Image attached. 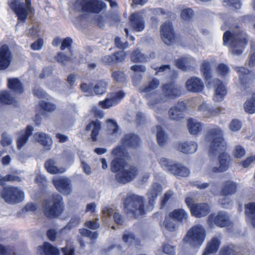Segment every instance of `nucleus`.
Listing matches in <instances>:
<instances>
[{
	"label": "nucleus",
	"mask_w": 255,
	"mask_h": 255,
	"mask_svg": "<svg viewBox=\"0 0 255 255\" xmlns=\"http://www.w3.org/2000/svg\"><path fill=\"white\" fill-rule=\"evenodd\" d=\"M112 154L115 158L111 162V169L113 172H117L116 175L117 181L126 184L134 179L138 171L136 167L125 162L124 159L128 155L123 146H118L114 148Z\"/></svg>",
	"instance_id": "f257e3e1"
},
{
	"label": "nucleus",
	"mask_w": 255,
	"mask_h": 255,
	"mask_svg": "<svg viewBox=\"0 0 255 255\" xmlns=\"http://www.w3.org/2000/svg\"><path fill=\"white\" fill-rule=\"evenodd\" d=\"M159 85V80L154 78L147 85L142 86L139 89V92L143 93V96L147 99V105L157 113H160L162 111L158 105L159 101L163 97V95H161L160 93L156 90Z\"/></svg>",
	"instance_id": "f03ea898"
},
{
	"label": "nucleus",
	"mask_w": 255,
	"mask_h": 255,
	"mask_svg": "<svg viewBox=\"0 0 255 255\" xmlns=\"http://www.w3.org/2000/svg\"><path fill=\"white\" fill-rule=\"evenodd\" d=\"M206 139V141L210 143L209 150L210 156L219 154L226 148L223 131L217 126L208 130Z\"/></svg>",
	"instance_id": "7ed1b4c3"
},
{
	"label": "nucleus",
	"mask_w": 255,
	"mask_h": 255,
	"mask_svg": "<svg viewBox=\"0 0 255 255\" xmlns=\"http://www.w3.org/2000/svg\"><path fill=\"white\" fill-rule=\"evenodd\" d=\"M44 215L50 219L59 217L64 210L62 197L59 194H53L42 202Z\"/></svg>",
	"instance_id": "20e7f679"
},
{
	"label": "nucleus",
	"mask_w": 255,
	"mask_h": 255,
	"mask_svg": "<svg viewBox=\"0 0 255 255\" xmlns=\"http://www.w3.org/2000/svg\"><path fill=\"white\" fill-rule=\"evenodd\" d=\"M225 45H230L231 50L234 54L239 55L247 44L246 35L242 31L231 33L227 31L223 36Z\"/></svg>",
	"instance_id": "39448f33"
},
{
	"label": "nucleus",
	"mask_w": 255,
	"mask_h": 255,
	"mask_svg": "<svg viewBox=\"0 0 255 255\" xmlns=\"http://www.w3.org/2000/svg\"><path fill=\"white\" fill-rule=\"evenodd\" d=\"M124 211L127 214H131L138 217L145 213L143 198L133 194H128L125 199Z\"/></svg>",
	"instance_id": "423d86ee"
},
{
	"label": "nucleus",
	"mask_w": 255,
	"mask_h": 255,
	"mask_svg": "<svg viewBox=\"0 0 255 255\" xmlns=\"http://www.w3.org/2000/svg\"><path fill=\"white\" fill-rule=\"evenodd\" d=\"M206 238V231L203 226L197 225L192 227L187 232L183 239L184 243L194 247L201 246Z\"/></svg>",
	"instance_id": "0eeeda50"
},
{
	"label": "nucleus",
	"mask_w": 255,
	"mask_h": 255,
	"mask_svg": "<svg viewBox=\"0 0 255 255\" xmlns=\"http://www.w3.org/2000/svg\"><path fill=\"white\" fill-rule=\"evenodd\" d=\"M105 8V4L99 0H77L74 4V9L79 12L98 13Z\"/></svg>",
	"instance_id": "6e6552de"
},
{
	"label": "nucleus",
	"mask_w": 255,
	"mask_h": 255,
	"mask_svg": "<svg viewBox=\"0 0 255 255\" xmlns=\"http://www.w3.org/2000/svg\"><path fill=\"white\" fill-rule=\"evenodd\" d=\"M1 198L7 203L15 204L20 203L24 199V193L18 187L4 188L0 192Z\"/></svg>",
	"instance_id": "1a4fd4ad"
},
{
	"label": "nucleus",
	"mask_w": 255,
	"mask_h": 255,
	"mask_svg": "<svg viewBox=\"0 0 255 255\" xmlns=\"http://www.w3.org/2000/svg\"><path fill=\"white\" fill-rule=\"evenodd\" d=\"M10 7L16 14L19 20L24 21L28 12L31 11L30 0H25V4L21 3L19 0H11Z\"/></svg>",
	"instance_id": "9d476101"
},
{
	"label": "nucleus",
	"mask_w": 255,
	"mask_h": 255,
	"mask_svg": "<svg viewBox=\"0 0 255 255\" xmlns=\"http://www.w3.org/2000/svg\"><path fill=\"white\" fill-rule=\"evenodd\" d=\"M230 156L223 152L219 155L217 160H211L209 164V170L213 172H221L226 171L229 166Z\"/></svg>",
	"instance_id": "9b49d317"
},
{
	"label": "nucleus",
	"mask_w": 255,
	"mask_h": 255,
	"mask_svg": "<svg viewBox=\"0 0 255 255\" xmlns=\"http://www.w3.org/2000/svg\"><path fill=\"white\" fill-rule=\"evenodd\" d=\"M161 89L162 93H160V95L163 97L159 101V105L165 102L167 98L174 99L181 94V88L173 83L162 84Z\"/></svg>",
	"instance_id": "f8f14e48"
},
{
	"label": "nucleus",
	"mask_w": 255,
	"mask_h": 255,
	"mask_svg": "<svg viewBox=\"0 0 255 255\" xmlns=\"http://www.w3.org/2000/svg\"><path fill=\"white\" fill-rule=\"evenodd\" d=\"M125 93L120 90L108 95L103 101H100L99 106L103 109H107L117 105L125 97Z\"/></svg>",
	"instance_id": "ddd939ff"
},
{
	"label": "nucleus",
	"mask_w": 255,
	"mask_h": 255,
	"mask_svg": "<svg viewBox=\"0 0 255 255\" xmlns=\"http://www.w3.org/2000/svg\"><path fill=\"white\" fill-rule=\"evenodd\" d=\"M52 183L56 189L63 194L68 195L72 192L71 181L66 177L54 178L52 180Z\"/></svg>",
	"instance_id": "4468645a"
},
{
	"label": "nucleus",
	"mask_w": 255,
	"mask_h": 255,
	"mask_svg": "<svg viewBox=\"0 0 255 255\" xmlns=\"http://www.w3.org/2000/svg\"><path fill=\"white\" fill-rule=\"evenodd\" d=\"M160 34L164 43L169 45L172 44L175 40L174 33L170 22H166L161 26Z\"/></svg>",
	"instance_id": "2eb2a0df"
},
{
	"label": "nucleus",
	"mask_w": 255,
	"mask_h": 255,
	"mask_svg": "<svg viewBox=\"0 0 255 255\" xmlns=\"http://www.w3.org/2000/svg\"><path fill=\"white\" fill-rule=\"evenodd\" d=\"M214 94L213 100L215 102H222L226 96L227 91L223 82L219 79L213 81Z\"/></svg>",
	"instance_id": "dca6fc26"
},
{
	"label": "nucleus",
	"mask_w": 255,
	"mask_h": 255,
	"mask_svg": "<svg viewBox=\"0 0 255 255\" xmlns=\"http://www.w3.org/2000/svg\"><path fill=\"white\" fill-rule=\"evenodd\" d=\"M185 86L188 91L192 93L202 92L205 88L203 81L197 77L189 78L186 81Z\"/></svg>",
	"instance_id": "f3484780"
},
{
	"label": "nucleus",
	"mask_w": 255,
	"mask_h": 255,
	"mask_svg": "<svg viewBox=\"0 0 255 255\" xmlns=\"http://www.w3.org/2000/svg\"><path fill=\"white\" fill-rule=\"evenodd\" d=\"M208 222L210 226L214 223L220 227H224L229 223V217L225 212H220L217 214H211L208 217Z\"/></svg>",
	"instance_id": "a211bd4d"
},
{
	"label": "nucleus",
	"mask_w": 255,
	"mask_h": 255,
	"mask_svg": "<svg viewBox=\"0 0 255 255\" xmlns=\"http://www.w3.org/2000/svg\"><path fill=\"white\" fill-rule=\"evenodd\" d=\"M12 56L8 47L3 45L0 48V70L6 69L10 65Z\"/></svg>",
	"instance_id": "6ab92c4d"
},
{
	"label": "nucleus",
	"mask_w": 255,
	"mask_h": 255,
	"mask_svg": "<svg viewBox=\"0 0 255 255\" xmlns=\"http://www.w3.org/2000/svg\"><path fill=\"white\" fill-rule=\"evenodd\" d=\"M33 129L32 126H28L25 130H21L17 133L16 142L18 149H21L24 146L27 142L29 136L32 134Z\"/></svg>",
	"instance_id": "aec40b11"
},
{
	"label": "nucleus",
	"mask_w": 255,
	"mask_h": 255,
	"mask_svg": "<svg viewBox=\"0 0 255 255\" xmlns=\"http://www.w3.org/2000/svg\"><path fill=\"white\" fill-rule=\"evenodd\" d=\"M185 109V105L183 102L177 103L175 106L170 109L169 111V118L171 120H180L183 118V113Z\"/></svg>",
	"instance_id": "412c9836"
},
{
	"label": "nucleus",
	"mask_w": 255,
	"mask_h": 255,
	"mask_svg": "<svg viewBox=\"0 0 255 255\" xmlns=\"http://www.w3.org/2000/svg\"><path fill=\"white\" fill-rule=\"evenodd\" d=\"M210 212V207L206 203L196 204L191 207V215L196 218L206 216Z\"/></svg>",
	"instance_id": "4be33fe9"
},
{
	"label": "nucleus",
	"mask_w": 255,
	"mask_h": 255,
	"mask_svg": "<svg viewBox=\"0 0 255 255\" xmlns=\"http://www.w3.org/2000/svg\"><path fill=\"white\" fill-rule=\"evenodd\" d=\"M131 27L136 31H141L145 28V21L143 16L138 13H133L129 17Z\"/></svg>",
	"instance_id": "5701e85b"
},
{
	"label": "nucleus",
	"mask_w": 255,
	"mask_h": 255,
	"mask_svg": "<svg viewBox=\"0 0 255 255\" xmlns=\"http://www.w3.org/2000/svg\"><path fill=\"white\" fill-rule=\"evenodd\" d=\"M34 139L40 143L45 150H49L52 145L51 138L46 133L42 132H36L33 135Z\"/></svg>",
	"instance_id": "b1692460"
},
{
	"label": "nucleus",
	"mask_w": 255,
	"mask_h": 255,
	"mask_svg": "<svg viewBox=\"0 0 255 255\" xmlns=\"http://www.w3.org/2000/svg\"><path fill=\"white\" fill-rule=\"evenodd\" d=\"M238 184L231 180L223 182L220 194L223 196H229L234 194L237 192Z\"/></svg>",
	"instance_id": "393cba45"
},
{
	"label": "nucleus",
	"mask_w": 255,
	"mask_h": 255,
	"mask_svg": "<svg viewBox=\"0 0 255 255\" xmlns=\"http://www.w3.org/2000/svg\"><path fill=\"white\" fill-rule=\"evenodd\" d=\"M195 65V61L191 57H182L176 61V65L179 69L184 71L189 70Z\"/></svg>",
	"instance_id": "a878e982"
},
{
	"label": "nucleus",
	"mask_w": 255,
	"mask_h": 255,
	"mask_svg": "<svg viewBox=\"0 0 255 255\" xmlns=\"http://www.w3.org/2000/svg\"><path fill=\"white\" fill-rule=\"evenodd\" d=\"M45 167L49 173L52 174H62L66 171V169L63 167L57 166L55 161L52 159L45 162Z\"/></svg>",
	"instance_id": "bb28decb"
},
{
	"label": "nucleus",
	"mask_w": 255,
	"mask_h": 255,
	"mask_svg": "<svg viewBox=\"0 0 255 255\" xmlns=\"http://www.w3.org/2000/svg\"><path fill=\"white\" fill-rule=\"evenodd\" d=\"M177 149L184 153L192 154L194 153L197 149V144L194 141H188L179 143Z\"/></svg>",
	"instance_id": "cd10ccee"
},
{
	"label": "nucleus",
	"mask_w": 255,
	"mask_h": 255,
	"mask_svg": "<svg viewBox=\"0 0 255 255\" xmlns=\"http://www.w3.org/2000/svg\"><path fill=\"white\" fill-rule=\"evenodd\" d=\"M198 111L202 112L206 118L215 116L220 112L219 108H211L206 102H203L198 106Z\"/></svg>",
	"instance_id": "c85d7f7f"
},
{
	"label": "nucleus",
	"mask_w": 255,
	"mask_h": 255,
	"mask_svg": "<svg viewBox=\"0 0 255 255\" xmlns=\"http://www.w3.org/2000/svg\"><path fill=\"white\" fill-rule=\"evenodd\" d=\"M38 252L40 255H59L58 250L48 243H45L42 246H39Z\"/></svg>",
	"instance_id": "c756f323"
},
{
	"label": "nucleus",
	"mask_w": 255,
	"mask_h": 255,
	"mask_svg": "<svg viewBox=\"0 0 255 255\" xmlns=\"http://www.w3.org/2000/svg\"><path fill=\"white\" fill-rule=\"evenodd\" d=\"M220 240L217 237H214L207 244L205 251L203 255H209L216 253L220 245Z\"/></svg>",
	"instance_id": "7c9ffc66"
},
{
	"label": "nucleus",
	"mask_w": 255,
	"mask_h": 255,
	"mask_svg": "<svg viewBox=\"0 0 255 255\" xmlns=\"http://www.w3.org/2000/svg\"><path fill=\"white\" fill-rule=\"evenodd\" d=\"M187 127L191 134H198L203 129V125L197 120L189 118L187 121Z\"/></svg>",
	"instance_id": "2f4dec72"
},
{
	"label": "nucleus",
	"mask_w": 255,
	"mask_h": 255,
	"mask_svg": "<svg viewBox=\"0 0 255 255\" xmlns=\"http://www.w3.org/2000/svg\"><path fill=\"white\" fill-rule=\"evenodd\" d=\"M171 170V174L178 177H187L190 174L189 169L181 163H175Z\"/></svg>",
	"instance_id": "473e14b6"
},
{
	"label": "nucleus",
	"mask_w": 255,
	"mask_h": 255,
	"mask_svg": "<svg viewBox=\"0 0 255 255\" xmlns=\"http://www.w3.org/2000/svg\"><path fill=\"white\" fill-rule=\"evenodd\" d=\"M101 128V123L98 120L92 121L86 126V129L87 131L91 130V136L93 141L97 140V136L98 135Z\"/></svg>",
	"instance_id": "72a5a7b5"
},
{
	"label": "nucleus",
	"mask_w": 255,
	"mask_h": 255,
	"mask_svg": "<svg viewBox=\"0 0 255 255\" xmlns=\"http://www.w3.org/2000/svg\"><path fill=\"white\" fill-rule=\"evenodd\" d=\"M122 142L123 145L125 146L135 147L138 145L140 139L136 135L128 134L125 136Z\"/></svg>",
	"instance_id": "f704fd0d"
},
{
	"label": "nucleus",
	"mask_w": 255,
	"mask_h": 255,
	"mask_svg": "<svg viewBox=\"0 0 255 255\" xmlns=\"http://www.w3.org/2000/svg\"><path fill=\"white\" fill-rule=\"evenodd\" d=\"M245 213L247 221L252 224L254 227L255 225V204L254 203L246 205Z\"/></svg>",
	"instance_id": "c9c22d12"
},
{
	"label": "nucleus",
	"mask_w": 255,
	"mask_h": 255,
	"mask_svg": "<svg viewBox=\"0 0 255 255\" xmlns=\"http://www.w3.org/2000/svg\"><path fill=\"white\" fill-rule=\"evenodd\" d=\"M162 191V187L161 185L158 183H154L151 189L147 193V195L149 199V204L152 206L153 205V201Z\"/></svg>",
	"instance_id": "e433bc0d"
},
{
	"label": "nucleus",
	"mask_w": 255,
	"mask_h": 255,
	"mask_svg": "<svg viewBox=\"0 0 255 255\" xmlns=\"http://www.w3.org/2000/svg\"><path fill=\"white\" fill-rule=\"evenodd\" d=\"M169 215L170 217L179 222H186L188 217V214L182 209H175Z\"/></svg>",
	"instance_id": "4c0bfd02"
},
{
	"label": "nucleus",
	"mask_w": 255,
	"mask_h": 255,
	"mask_svg": "<svg viewBox=\"0 0 255 255\" xmlns=\"http://www.w3.org/2000/svg\"><path fill=\"white\" fill-rule=\"evenodd\" d=\"M174 220V219L170 217V215L168 214V216L165 217V220L162 223V227L169 232H175L178 228V226L176 222Z\"/></svg>",
	"instance_id": "58836bf2"
},
{
	"label": "nucleus",
	"mask_w": 255,
	"mask_h": 255,
	"mask_svg": "<svg viewBox=\"0 0 255 255\" xmlns=\"http://www.w3.org/2000/svg\"><path fill=\"white\" fill-rule=\"evenodd\" d=\"M8 86L16 94L22 93L24 90L20 81L17 78L8 79Z\"/></svg>",
	"instance_id": "ea45409f"
},
{
	"label": "nucleus",
	"mask_w": 255,
	"mask_h": 255,
	"mask_svg": "<svg viewBox=\"0 0 255 255\" xmlns=\"http://www.w3.org/2000/svg\"><path fill=\"white\" fill-rule=\"evenodd\" d=\"M244 108L245 112L249 114H253L255 112V97L254 94L247 99L244 103Z\"/></svg>",
	"instance_id": "a19ab883"
},
{
	"label": "nucleus",
	"mask_w": 255,
	"mask_h": 255,
	"mask_svg": "<svg viewBox=\"0 0 255 255\" xmlns=\"http://www.w3.org/2000/svg\"><path fill=\"white\" fill-rule=\"evenodd\" d=\"M108 82L105 80L98 81L93 88V91L96 95H101L106 92Z\"/></svg>",
	"instance_id": "79ce46f5"
},
{
	"label": "nucleus",
	"mask_w": 255,
	"mask_h": 255,
	"mask_svg": "<svg viewBox=\"0 0 255 255\" xmlns=\"http://www.w3.org/2000/svg\"><path fill=\"white\" fill-rule=\"evenodd\" d=\"M154 129L156 131V138L158 143L160 145H164L167 140V135L165 134L161 127L157 126Z\"/></svg>",
	"instance_id": "37998d69"
},
{
	"label": "nucleus",
	"mask_w": 255,
	"mask_h": 255,
	"mask_svg": "<svg viewBox=\"0 0 255 255\" xmlns=\"http://www.w3.org/2000/svg\"><path fill=\"white\" fill-rule=\"evenodd\" d=\"M131 60L134 62H142L147 61L148 58L141 53L139 49H136L132 53Z\"/></svg>",
	"instance_id": "c03bdc74"
},
{
	"label": "nucleus",
	"mask_w": 255,
	"mask_h": 255,
	"mask_svg": "<svg viewBox=\"0 0 255 255\" xmlns=\"http://www.w3.org/2000/svg\"><path fill=\"white\" fill-rule=\"evenodd\" d=\"M200 68L203 76L205 79L206 80L210 79L211 75L209 62L206 60L204 61L201 65Z\"/></svg>",
	"instance_id": "a18cd8bd"
},
{
	"label": "nucleus",
	"mask_w": 255,
	"mask_h": 255,
	"mask_svg": "<svg viewBox=\"0 0 255 255\" xmlns=\"http://www.w3.org/2000/svg\"><path fill=\"white\" fill-rule=\"evenodd\" d=\"M80 222V218L75 217L71 219L67 225L63 228L59 234H63L66 233V231H70L74 227L77 226Z\"/></svg>",
	"instance_id": "49530a36"
},
{
	"label": "nucleus",
	"mask_w": 255,
	"mask_h": 255,
	"mask_svg": "<svg viewBox=\"0 0 255 255\" xmlns=\"http://www.w3.org/2000/svg\"><path fill=\"white\" fill-rule=\"evenodd\" d=\"M230 72V68L225 64L220 63L217 66V73L222 78L227 76Z\"/></svg>",
	"instance_id": "de8ad7c7"
},
{
	"label": "nucleus",
	"mask_w": 255,
	"mask_h": 255,
	"mask_svg": "<svg viewBox=\"0 0 255 255\" xmlns=\"http://www.w3.org/2000/svg\"><path fill=\"white\" fill-rule=\"evenodd\" d=\"M14 100L11 97L6 91H3L0 93V103L5 104H12Z\"/></svg>",
	"instance_id": "09e8293b"
},
{
	"label": "nucleus",
	"mask_w": 255,
	"mask_h": 255,
	"mask_svg": "<svg viewBox=\"0 0 255 255\" xmlns=\"http://www.w3.org/2000/svg\"><path fill=\"white\" fill-rule=\"evenodd\" d=\"M112 77L117 82L123 83L126 81V76L122 71H116L112 73Z\"/></svg>",
	"instance_id": "8fccbe9b"
},
{
	"label": "nucleus",
	"mask_w": 255,
	"mask_h": 255,
	"mask_svg": "<svg viewBox=\"0 0 255 255\" xmlns=\"http://www.w3.org/2000/svg\"><path fill=\"white\" fill-rule=\"evenodd\" d=\"M57 61L62 65H66L72 60V58L66 55L62 52H59L55 56Z\"/></svg>",
	"instance_id": "3c124183"
},
{
	"label": "nucleus",
	"mask_w": 255,
	"mask_h": 255,
	"mask_svg": "<svg viewBox=\"0 0 255 255\" xmlns=\"http://www.w3.org/2000/svg\"><path fill=\"white\" fill-rule=\"evenodd\" d=\"M160 164L161 167L166 171L171 172V168L172 166L174 165L175 163H173L172 161H169L168 159L165 158H162L160 160Z\"/></svg>",
	"instance_id": "603ef678"
},
{
	"label": "nucleus",
	"mask_w": 255,
	"mask_h": 255,
	"mask_svg": "<svg viewBox=\"0 0 255 255\" xmlns=\"http://www.w3.org/2000/svg\"><path fill=\"white\" fill-rule=\"evenodd\" d=\"M235 249L233 245L223 248L220 252V255H237V252L235 251Z\"/></svg>",
	"instance_id": "864d4df0"
},
{
	"label": "nucleus",
	"mask_w": 255,
	"mask_h": 255,
	"mask_svg": "<svg viewBox=\"0 0 255 255\" xmlns=\"http://www.w3.org/2000/svg\"><path fill=\"white\" fill-rule=\"evenodd\" d=\"M235 69L239 73V78L242 83L245 79L249 78V70L248 69L244 67H236Z\"/></svg>",
	"instance_id": "5fc2aeb1"
},
{
	"label": "nucleus",
	"mask_w": 255,
	"mask_h": 255,
	"mask_svg": "<svg viewBox=\"0 0 255 255\" xmlns=\"http://www.w3.org/2000/svg\"><path fill=\"white\" fill-rule=\"evenodd\" d=\"M40 106L42 109L49 112L54 111L56 108L55 104L44 101L40 102Z\"/></svg>",
	"instance_id": "6e6d98bb"
},
{
	"label": "nucleus",
	"mask_w": 255,
	"mask_h": 255,
	"mask_svg": "<svg viewBox=\"0 0 255 255\" xmlns=\"http://www.w3.org/2000/svg\"><path fill=\"white\" fill-rule=\"evenodd\" d=\"M72 42V40L70 37H67L61 41V49L62 50H64L67 48L69 50L70 52L72 53L71 49Z\"/></svg>",
	"instance_id": "4d7b16f0"
},
{
	"label": "nucleus",
	"mask_w": 255,
	"mask_h": 255,
	"mask_svg": "<svg viewBox=\"0 0 255 255\" xmlns=\"http://www.w3.org/2000/svg\"><path fill=\"white\" fill-rule=\"evenodd\" d=\"M234 156L237 158H241L246 154L245 148L241 145H236L233 152Z\"/></svg>",
	"instance_id": "13d9d810"
},
{
	"label": "nucleus",
	"mask_w": 255,
	"mask_h": 255,
	"mask_svg": "<svg viewBox=\"0 0 255 255\" xmlns=\"http://www.w3.org/2000/svg\"><path fill=\"white\" fill-rule=\"evenodd\" d=\"M107 122L109 129V133L110 134L116 133L118 128L117 124L113 120L110 119L108 120Z\"/></svg>",
	"instance_id": "bf43d9fd"
},
{
	"label": "nucleus",
	"mask_w": 255,
	"mask_h": 255,
	"mask_svg": "<svg viewBox=\"0 0 255 255\" xmlns=\"http://www.w3.org/2000/svg\"><path fill=\"white\" fill-rule=\"evenodd\" d=\"M115 46L122 49H125L128 48V43L127 41L123 42L119 37H116L115 39Z\"/></svg>",
	"instance_id": "052dcab7"
},
{
	"label": "nucleus",
	"mask_w": 255,
	"mask_h": 255,
	"mask_svg": "<svg viewBox=\"0 0 255 255\" xmlns=\"http://www.w3.org/2000/svg\"><path fill=\"white\" fill-rule=\"evenodd\" d=\"M193 15V12L191 8H185L182 10L181 13V17L184 20L190 19Z\"/></svg>",
	"instance_id": "680f3d73"
},
{
	"label": "nucleus",
	"mask_w": 255,
	"mask_h": 255,
	"mask_svg": "<svg viewBox=\"0 0 255 255\" xmlns=\"http://www.w3.org/2000/svg\"><path fill=\"white\" fill-rule=\"evenodd\" d=\"M123 239L126 243H131L134 241L135 238L132 233L126 231L123 235Z\"/></svg>",
	"instance_id": "e2e57ef3"
},
{
	"label": "nucleus",
	"mask_w": 255,
	"mask_h": 255,
	"mask_svg": "<svg viewBox=\"0 0 255 255\" xmlns=\"http://www.w3.org/2000/svg\"><path fill=\"white\" fill-rule=\"evenodd\" d=\"M12 139L6 133H2L1 135V144L3 146H7L10 145L12 143Z\"/></svg>",
	"instance_id": "0e129e2a"
},
{
	"label": "nucleus",
	"mask_w": 255,
	"mask_h": 255,
	"mask_svg": "<svg viewBox=\"0 0 255 255\" xmlns=\"http://www.w3.org/2000/svg\"><path fill=\"white\" fill-rule=\"evenodd\" d=\"M80 88L83 92L87 93V96L93 95L92 87L91 85L82 83L80 86Z\"/></svg>",
	"instance_id": "69168bd1"
},
{
	"label": "nucleus",
	"mask_w": 255,
	"mask_h": 255,
	"mask_svg": "<svg viewBox=\"0 0 255 255\" xmlns=\"http://www.w3.org/2000/svg\"><path fill=\"white\" fill-rule=\"evenodd\" d=\"M242 127L241 122L237 120H233L230 124V128L232 131H237L239 130Z\"/></svg>",
	"instance_id": "338daca9"
},
{
	"label": "nucleus",
	"mask_w": 255,
	"mask_h": 255,
	"mask_svg": "<svg viewBox=\"0 0 255 255\" xmlns=\"http://www.w3.org/2000/svg\"><path fill=\"white\" fill-rule=\"evenodd\" d=\"M224 2L227 3L229 6H232L235 9H239L241 4L239 0H224Z\"/></svg>",
	"instance_id": "774afa93"
}]
</instances>
